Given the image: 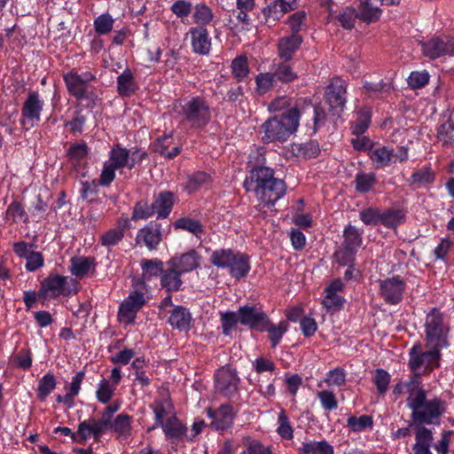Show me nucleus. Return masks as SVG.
Returning <instances> with one entry per match:
<instances>
[{"mask_svg":"<svg viewBox=\"0 0 454 454\" xmlns=\"http://www.w3.org/2000/svg\"><path fill=\"white\" fill-rule=\"evenodd\" d=\"M264 327V332L269 333L271 347L275 348L280 342L283 335L286 333L288 324L286 321H281L278 325H275L271 324L268 318Z\"/></svg>","mask_w":454,"mask_h":454,"instance_id":"37998d69","label":"nucleus"},{"mask_svg":"<svg viewBox=\"0 0 454 454\" xmlns=\"http://www.w3.org/2000/svg\"><path fill=\"white\" fill-rule=\"evenodd\" d=\"M122 231L117 229H110L104 232L99 239V243L106 247H112L118 245L123 239Z\"/></svg>","mask_w":454,"mask_h":454,"instance_id":"e2e57ef3","label":"nucleus"},{"mask_svg":"<svg viewBox=\"0 0 454 454\" xmlns=\"http://www.w3.org/2000/svg\"><path fill=\"white\" fill-rule=\"evenodd\" d=\"M172 145V134L164 135L157 139V142L154 145V150L156 153H160L165 158L173 159L180 153L182 147L179 145H174L171 146Z\"/></svg>","mask_w":454,"mask_h":454,"instance_id":"2f4dec72","label":"nucleus"},{"mask_svg":"<svg viewBox=\"0 0 454 454\" xmlns=\"http://www.w3.org/2000/svg\"><path fill=\"white\" fill-rule=\"evenodd\" d=\"M121 401H114L103 409L100 419L89 418L86 419L90 424L92 438L96 442H98L100 437L109 430L112 417L121 409Z\"/></svg>","mask_w":454,"mask_h":454,"instance_id":"2eb2a0df","label":"nucleus"},{"mask_svg":"<svg viewBox=\"0 0 454 454\" xmlns=\"http://www.w3.org/2000/svg\"><path fill=\"white\" fill-rule=\"evenodd\" d=\"M405 219V214L401 209H389L381 212L380 224L388 227L395 228L397 225L403 223Z\"/></svg>","mask_w":454,"mask_h":454,"instance_id":"8fccbe9b","label":"nucleus"},{"mask_svg":"<svg viewBox=\"0 0 454 454\" xmlns=\"http://www.w3.org/2000/svg\"><path fill=\"white\" fill-rule=\"evenodd\" d=\"M371 123V113L363 109L357 113V118L351 124V131L354 135L359 136L366 131Z\"/></svg>","mask_w":454,"mask_h":454,"instance_id":"6e6d98bb","label":"nucleus"},{"mask_svg":"<svg viewBox=\"0 0 454 454\" xmlns=\"http://www.w3.org/2000/svg\"><path fill=\"white\" fill-rule=\"evenodd\" d=\"M424 326L427 347L442 348L449 345L447 340L450 331L449 323L440 310L433 309L427 315Z\"/></svg>","mask_w":454,"mask_h":454,"instance_id":"423d86ee","label":"nucleus"},{"mask_svg":"<svg viewBox=\"0 0 454 454\" xmlns=\"http://www.w3.org/2000/svg\"><path fill=\"white\" fill-rule=\"evenodd\" d=\"M372 426L373 419L370 415H362L360 417L351 415L347 419V427L354 433H360L366 429H371Z\"/></svg>","mask_w":454,"mask_h":454,"instance_id":"49530a36","label":"nucleus"},{"mask_svg":"<svg viewBox=\"0 0 454 454\" xmlns=\"http://www.w3.org/2000/svg\"><path fill=\"white\" fill-rule=\"evenodd\" d=\"M115 390L116 387H114L113 384H110L109 380L102 379L98 382L95 393L98 402L102 404H108L114 397Z\"/></svg>","mask_w":454,"mask_h":454,"instance_id":"a18cd8bd","label":"nucleus"},{"mask_svg":"<svg viewBox=\"0 0 454 454\" xmlns=\"http://www.w3.org/2000/svg\"><path fill=\"white\" fill-rule=\"evenodd\" d=\"M355 187L358 192H367L376 184V174L373 172H359L356 175Z\"/></svg>","mask_w":454,"mask_h":454,"instance_id":"09e8293b","label":"nucleus"},{"mask_svg":"<svg viewBox=\"0 0 454 454\" xmlns=\"http://www.w3.org/2000/svg\"><path fill=\"white\" fill-rule=\"evenodd\" d=\"M159 427H161L166 436L169 438H181L187 430L175 416L168 418Z\"/></svg>","mask_w":454,"mask_h":454,"instance_id":"ea45409f","label":"nucleus"},{"mask_svg":"<svg viewBox=\"0 0 454 454\" xmlns=\"http://www.w3.org/2000/svg\"><path fill=\"white\" fill-rule=\"evenodd\" d=\"M220 320L223 329V333L226 336L230 335L231 331L239 323V312L234 311H221Z\"/></svg>","mask_w":454,"mask_h":454,"instance_id":"5fc2aeb1","label":"nucleus"},{"mask_svg":"<svg viewBox=\"0 0 454 454\" xmlns=\"http://www.w3.org/2000/svg\"><path fill=\"white\" fill-rule=\"evenodd\" d=\"M96 262L92 257L74 256L70 260L69 271L77 278H83L95 270Z\"/></svg>","mask_w":454,"mask_h":454,"instance_id":"bb28decb","label":"nucleus"},{"mask_svg":"<svg viewBox=\"0 0 454 454\" xmlns=\"http://www.w3.org/2000/svg\"><path fill=\"white\" fill-rule=\"evenodd\" d=\"M380 5V0H360L356 12L357 19L366 23L376 22L382 13Z\"/></svg>","mask_w":454,"mask_h":454,"instance_id":"5701e85b","label":"nucleus"},{"mask_svg":"<svg viewBox=\"0 0 454 454\" xmlns=\"http://www.w3.org/2000/svg\"><path fill=\"white\" fill-rule=\"evenodd\" d=\"M247 192H254L258 200L266 206H273L286 192L283 179L274 176V170L268 167L254 168L244 181Z\"/></svg>","mask_w":454,"mask_h":454,"instance_id":"f257e3e1","label":"nucleus"},{"mask_svg":"<svg viewBox=\"0 0 454 454\" xmlns=\"http://www.w3.org/2000/svg\"><path fill=\"white\" fill-rule=\"evenodd\" d=\"M276 77L273 73H260L255 77L256 90L260 94H265L270 91L276 83Z\"/></svg>","mask_w":454,"mask_h":454,"instance_id":"4d7b16f0","label":"nucleus"},{"mask_svg":"<svg viewBox=\"0 0 454 454\" xmlns=\"http://www.w3.org/2000/svg\"><path fill=\"white\" fill-rule=\"evenodd\" d=\"M211 182V176L209 174L204 171H197L191 174L187 177V181L184 184V190L189 193L194 192L200 189L202 186Z\"/></svg>","mask_w":454,"mask_h":454,"instance_id":"a19ab883","label":"nucleus"},{"mask_svg":"<svg viewBox=\"0 0 454 454\" xmlns=\"http://www.w3.org/2000/svg\"><path fill=\"white\" fill-rule=\"evenodd\" d=\"M145 301L144 287L132 290L129 296L120 304L118 320L126 325L133 324L137 312L142 309Z\"/></svg>","mask_w":454,"mask_h":454,"instance_id":"1a4fd4ad","label":"nucleus"},{"mask_svg":"<svg viewBox=\"0 0 454 454\" xmlns=\"http://www.w3.org/2000/svg\"><path fill=\"white\" fill-rule=\"evenodd\" d=\"M405 289L406 282L398 275L380 281V294L387 304L399 303Z\"/></svg>","mask_w":454,"mask_h":454,"instance_id":"4468645a","label":"nucleus"},{"mask_svg":"<svg viewBox=\"0 0 454 454\" xmlns=\"http://www.w3.org/2000/svg\"><path fill=\"white\" fill-rule=\"evenodd\" d=\"M437 137L443 145L452 143L454 141V122L447 121L442 123L438 128Z\"/></svg>","mask_w":454,"mask_h":454,"instance_id":"774afa93","label":"nucleus"},{"mask_svg":"<svg viewBox=\"0 0 454 454\" xmlns=\"http://www.w3.org/2000/svg\"><path fill=\"white\" fill-rule=\"evenodd\" d=\"M391 376L384 369H377L374 373L373 381L380 395H384L388 389Z\"/></svg>","mask_w":454,"mask_h":454,"instance_id":"338daca9","label":"nucleus"},{"mask_svg":"<svg viewBox=\"0 0 454 454\" xmlns=\"http://www.w3.org/2000/svg\"><path fill=\"white\" fill-rule=\"evenodd\" d=\"M344 241L342 245L347 247H350L356 251L358 250L360 246L362 245V234L361 232L353 225H348L343 231Z\"/></svg>","mask_w":454,"mask_h":454,"instance_id":"3c124183","label":"nucleus"},{"mask_svg":"<svg viewBox=\"0 0 454 454\" xmlns=\"http://www.w3.org/2000/svg\"><path fill=\"white\" fill-rule=\"evenodd\" d=\"M231 71L238 82H243L248 76L249 67L246 56H239L232 60Z\"/></svg>","mask_w":454,"mask_h":454,"instance_id":"864d4df0","label":"nucleus"},{"mask_svg":"<svg viewBox=\"0 0 454 454\" xmlns=\"http://www.w3.org/2000/svg\"><path fill=\"white\" fill-rule=\"evenodd\" d=\"M68 93L77 99H82L86 97L88 83L96 80V76L90 71L78 74L71 70L63 74Z\"/></svg>","mask_w":454,"mask_h":454,"instance_id":"ddd939ff","label":"nucleus"},{"mask_svg":"<svg viewBox=\"0 0 454 454\" xmlns=\"http://www.w3.org/2000/svg\"><path fill=\"white\" fill-rule=\"evenodd\" d=\"M420 44L423 55L430 59L454 56V37L435 36L421 42Z\"/></svg>","mask_w":454,"mask_h":454,"instance_id":"f8f14e48","label":"nucleus"},{"mask_svg":"<svg viewBox=\"0 0 454 454\" xmlns=\"http://www.w3.org/2000/svg\"><path fill=\"white\" fill-rule=\"evenodd\" d=\"M200 261V254L195 249H191L186 253L172 257L167 264L168 266L175 267L179 272L184 274L199 268Z\"/></svg>","mask_w":454,"mask_h":454,"instance_id":"6ab92c4d","label":"nucleus"},{"mask_svg":"<svg viewBox=\"0 0 454 454\" xmlns=\"http://www.w3.org/2000/svg\"><path fill=\"white\" fill-rule=\"evenodd\" d=\"M301 37L298 34H292L280 39L278 43L279 57L286 61L292 59L294 53L301 43Z\"/></svg>","mask_w":454,"mask_h":454,"instance_id":"c756f323","label":"nucleus"},{"mask_svg":"<svg viewBox=\"0 0 454 454\" xmlns=\"http://www.w3.org/2000/svg\"><path fill=\"white\" fill-rule=\"evenodd\" d=\"M147 157V153L140 149L130 152L121 145H114L108 153V160L104 161L99 175L101 186H109L115 179L116 171L132 169L136 164L141 163Z\"/></svg>","mask_w":454,"mask_h":454,"instance_id":"7ed1b4c3","label":"nucleus"},{"mask_svg":"<svg viewBox=\"0 0 454 454\" xmlns=\"http://www.w3.org/2000/svg\"><path fill=\"white\" fill-rule=\"evenodd\" d=\"M5 219L11 223H27L29 217L22 204L17 200H13L7 207L5 212Z\"/></svg>","mask_w":454,"mask_h":454,"instance_id":"4c0bfd02","label":"nucleus"},{"mask_svg":"<svg viewBox=\"0 0 454 454\" xmlns=\"http://www.w3.org/2000/svg\"><path fill=\"white\" fill-rule=\"evenodd\" d=\"M207 415L212 419L210 427L216 431H223L233 424L235 412L229 403L222 404L216 411L207 409Z\"/></svg>","mask_w":454,"mask_h":454,"instance_id":"a211bd4d","label":"nucleus"},{"mask_svg":"<svg viewBox=\"0 0 454 454\" xmlns=\"http://www.w3.org/2000/svg\"><path fill=\"white\" fill-rule=\"evenodd\" d=\"M162 262L159 259L145 260L141 263L142 277L145 281H150L153 278L161 275L163 271Z\"/></svg>","mask_w":454,"mask_h":454,"instance_id":"79ce46f5","label":"nucleus"},{"mask_svg":"<svg viewBox=\"0 0 454 454\" xmlns=\"http://www.w3.org/2000/svg\"><path fill=\"white\" fill-rule=\"evenodd\" d=\"M192 20L196 27L210 25L214 21L215 14L212 9L204 3L197 4L192 9Z\"/></svg>","mask_w":454,"mask_h":454,"instance_id":"c9c22d12","label":"nucleus"},{"mask_svg":"<svg viewBox=\"0 0 454 454\" xmlns=\"http://www.w3.org/2000/svg\"><path fill=\"white\" fill-rule=\"evenodd\" d=\"M234 250L231 248H219L212 251L209 256L210 262L220 269H227L231 262Z\"/></svg>","mask_w":454,"mask_h":454,"instance_id":"de8ad7c7","label":"nucleus"},{"mask_svg":"<svg viewBox=\"0 0 454 454\" xmlns=\"http://www.w3.org/2000/svg\"><path fill=\"white\" fill-rule=\"evenodd\" d=\"M175 228L187 231L198 238H200L204 231L203 226L199 221L187 217L178 219L175 223Z\"/></svg>","mask_w":454,"mask_h":454,"instance_id":"13d9d810","label":"nucleus"},{"mask_svg":"<svg viewBox=\"0 0 454 454\" xmlns=\"http://www.w3.org/2000/svg\"><path fill=\"white\" fill-rule=\"evenodd\" d=\"M188 35L191 37V45L193 52L200 55H207L211 50V37L207 27H192Z\"/></svg>","mask_w":454,"mask_h":454,"instance_id":"412c9836","label":"nucleus"},{"mask_svg":"<svg viewBox=\"0 0 454 454\" xmlns=\"http://www.w3.org/2000/svg\"><path fill=\"white\" fill-rule=\"evenodd\" d=\"M114 23L113 17L108 13H105L96 18L93 25L97 34L106 35L112 31Z\"/></svg>","mask_w":454,"mask_h":454,"instance_id":"680f3d73","label":"nucleus"},{"mask_svg":"<svg viewBox=\"0 0 454 454\" xmlns=\"http://www.w3.org/2000/svg\"><path fill=\"white\" fill-rule=\"evenodd\" d=\"M68 278L51 273L47 278L43 279L39 288V299L43 301L55 299L60 295L70 294V289L67 286Z\"/></svg>","mask_w":454,"mask_h":454,"instance_id":"9b49d317","label":"nucleus"},{"mask_svg":"<svg viewBox=\"0 0 454 454\" xmlns=\"http://www.w3.org/2000/svg\"><path fill=\"white\" fill-rule=\"evenodd\" d=\"M174 111L182 122L195 129L207 126L213 115L210 102L202 95L188 96L176 100Z\"/></svg>","mask_w":454,"mask_h":454,"instance_id":"f03ea898","label":"nucleus"},{"mask_svg":"<svg viewBox=\"0 0 454 454\" xmlns=\"http://www.w3.org/2000/svg\"><path fill=\"white\" fill-rule=\"evenodd\" d=\"M368 156L375 168H384L393 164V148L385 145H373Z\"/></svg>","mask_w":454,"mask_h":454,"instance_id":"b1692460","label":"nucleus"},{"mask_svg":"<svg viewBox=\"0 0 454 454\" xmlns=\"http://www.w3.org/2000/svg\"><path fill=\"white\" fill-rule=\"evenodd\" d=\"M299 120L300 113L296 107L267 120L261 127L262 140L265 143L286 141L297 130Z\"/></svg>","mask_w":454,"mask_h":454,"instance_id":"39448f33","label":"nucleus"},{"mask_svg":"<svg viewBox=\"0 0 454 454\" xmlns=\"http://www.w3.org/2000/svg\"><path fill=\"white\" fill-rule=\"evenodd\" d=\"M56 380L51 373L45 374L40 380L37 388V395L40 400L45 398L55 389Z\"/></svg>","mask_w":454,"mask_h":454,"instance_id":"bf43d9fd","label":"nucleus"},{"mask_svg":"<svg viewBox=\"0 0 454 454\" xmlns=\"http://www.w3.org/2000/svg\"><path fill=\"white\" fill-rule=\"evenodd\" d=\"M160 241V225L155 222H150L145 227L138 230L136 236L137 244L145 245L150 250L155 249Z\"/></svg>","mask_w":454,"mask_h":454,"instance_id":"aec40b11","label":"nucleus"},{"mask_svg":"<svg viewBox=\"0 0 454 454\" xmlns=\"http://www.w3.org/2000/svg\"><path fill=\"white\" fill-rule=\"evenodd\" d=\"M155 214L153 203L146 200L137 201L132 210L131 219L134 221L145 220Z\"/></svg>","mask_w":454,"mask_h":454,"instance_id":"603ef678","label":"nucleus"},{"mask_svg":"<svg viewBox=\"0 0 454 454\" xmlns=\"http://www.w3.org/2000/svg\"><path fill=\"white\" fill-rule=\"evenodd\" d=\"M158 218H167L174 205V195L170 192H160L153 202Z\"/></svg>","mask_w":454,"mask_h":454,"instance_id":"473e14b6","label":"nucleus"},{"mask_svg":"<svg viewBox=\"0 0 454 454\" xmlns=\"http://www.w3.org/2000/svg\"><path fill=\"white\" fill-rule=\"evenodd\" d=\"M407 407L411 410V419L419 426L437 425L440 418L445 412L446 403L442 398L434 396L427 399L425 390H419L406 400Z\"/></svg>","mask_w":454,"mask_h":454,"instance_id":"20e7f679","label":"nucleus"},{"mask_svg":"<svg viewBox=\"0 0 454 454\" xmlns=\"http://www.w3.org/2000/svg\"><path fill=\"white\" fill-rule=\"evenodd\" d=\"M415 442L410 454H433L431 447L434 442V433L425 426H418L414 432Z\"/></svg>","mask_w":454,"mask_h":454,"instance_id":"4be33fe9","label":"nucleus"},{"mask_svg":"<svg viewBox=\"0 0 454 454\" xmlns=\"http://www.w3.org/2000/svg\"><path fill=\"white\" fill-rule=\"evenodd\" d=\"M54 432L60 433L64 436H70L73 442L80 444H84L88 438L92 437L90 424L87 423L86 419L79 423L75 433L67 427H58L54 429Z\"/></svg>","mask_w":454,"mask_h":454,"instance_id":"c85d7f7f","label":"nucleus"},{"mask_svg":"<svg viewBox=\"0 0 454 454\" xmlns=\"http://www.w3.org/2000/svg\"><path fill=\"white\" fill-rule=\"evenodd\" d=\"M277 433L284 439L291 440L294 437V430L290 425L289 419L284 410H281L278 417Z\"/></svg>","mask_w":454,"mask_h":454,"instance_id":"052dcab7","label":"nucleus"},{"mask_svg":"<svg viewBox=\"0 0 454 454\" xmlns=\"http://www.w3.org/2000/svg\"><path fill=\"white\" fill-rule=\"evenodd\" d=\"M137 89L134 75L129 68H126L117 77V91L122 97L130 96Z\"/></svg>","mask_w":454,"mask_h":454,"instance_id":"e433bc0d","label":"nucleus"},{"mask_svg":"<svg viewBox=\"0 0 454 454\" xmlns=\"http://www.w3.org/2000/svg\"><path fill=\"white\" fill-rule=\"evenodd\" d=\"M427 351L422 350L420 343H416L409 350V367L412 372L427 373L439 366L441 348L428 347Z\"/></svg>","mask_w":454,"mask_h":454,"instance_id":"0eeeda50","label":"nucleus"},{"mask_svg":"<svg viewBox=\"0 0 454 454\" xmlns=\"http://www.w3.org/2000/svg\"><path fill=\"white\" fill-rule=\"evenodd\" d=\"M254 7V0H236V10L232 12V14L239 23L249 26L251 24L249 12Z\"/></svg>","mask_w":454,"mask_h":454,"instance_id":"58836bf2","label":"nucleus"},{"mask_svg":"<svg viewBox=\"0 0 454 454\" xmlns=\"http://www.w3.org/2000/svg\"><path fill=\"white\" fill-rule=\"evenodd\" d=\"M239 383L238 372L231 365L223 366L215 373V390L226 397H231L238 394Z\"/></svg>","mask_w":454,"mask_h":454,"instance_id":"9d476101","label":"nucleus"},{"mask_svg":"<svg viewBox=\"0 0 454 454\" xmlns=\"http://www.w3.org/2000/svg\"><path fill=\"white\" fill-rule=\"evenodd\" d=\"M150 408L154 414L155 422L151 429L159 427L167 420L168 418L173 415V405L169 399L163 398L155 400L153 403L150 404Z\"/></svg>","mask_w":454,"mask_h":454,"instance_id":"a878e982","label":"nucleus"},{"mask_svg":"<svg viewBox=\"0 0 454 454\" xmlns=\"http://www.w3.org/2000/svg\"><path fill=\"white\" fill-rule=\"evenodd\" d=\"M227 269L232 278L236 279L245 278L251 269L249 257L243 253L234 251Z\"/></svg>","mask_w":454,"mask_h":454,"instance_id":"393cba45","label":"nucleus"},{"mask_svg":"<svg viewBox=\"0 0 454 454\" xmlns=\"http://www.w3.org/2000/svg\"><path fill=\"white\" fill-rule=\"evenodd\" d=\"M434 180V174L429 167H423L412 173L409 184L417 188L429 184Z\"/></svg>","mask_w":454,"mask_h":454,"instance_id":"c03bdc74","label":"nucleus"},{"mask_svg":"<svg viewBox=\"0 0 454 454\" xmlns=\"http://www.w3.org/2000/svg\"><path fill=\"white\" fill-rule=\"evenodd\" d=\"M131 416L127 413L118 414L114 420L110 422L109 430L111 429L117 438H128L131 435Z\"/></svg>","mask_w":454,"mask_h":454,"instance_id":"7c9ffc66","label":"nucleus"},{"mask_svg":"<svg viewBox=\"0 0 454 454\" xmlns=\"http://www.w3.org/2000/svg\"><path fill=\"white\" fill-rule=\"evenodd\" d=\"M299 454H334L333 447L325 440L308 441L298 449Z\"/></svg>","mask_w":454,"mask_h":454,"instance_id":"f704fd0d","label":"nucleus"},{"mask_svg":"<svg viewBox=\"0 0 454 454\" xmlns=\"http://www.w3.org/2000/svg\"><path fill=\"white\" fill-rule=\"evenodd\" d=\"M167 270H163L160 277V285L168 292H175L181 289L183 281L181 279L182 273L175 267L168 266Z\"/></svg>","mask_w":454,"mask_h":454,"instance_id":"72a5a7b5","label":"nucleus"},{"mask_svg":"<svg viewBox=\"0 0 454 454\" xmlns=\"http://www.w3.org/2000/svg\"><path fill=\"white\" fill-rule=\"evenodd\" d=\"M191 322V313L183 306L175 307L168 317V323L170 325L182 332H187L190 329Z\"/></svg>","mask_w":454,"mask_h":454,"instance_id":"cd10ccee","label":"nucleus"},{"mask_svg":"<svg viewBox=\"0 0 454 454\" xmlns=\"http://www.w3.org/2000/svg\"><path fill=\"white\" fill-rule=\"evenodd\" d=\"M239 323L250 329L264 332L268 316L260 309L254 306H242L239 309Z\"/></svg>","mask_w":454,"mask_h":454,"instance_id":"f3484780","label":"nucleus"},{"mask_svg":"<svg viewBox=\"0 0 454 454\" xmlns=\"http://www.w3.org/2000/svg\"><path fill=\"white\" fill-rule=\"evenodd\" d=\"M347 84L346 82L336 78L327 86L325 99L330 108L336 114L341 112L346 104Z\"/></svg>","mask_w":454,"mask_h":454,"instance_id":"dca6fc26","label":"nucleus"},{"mask_svg":"<svg viewBox=\"0 0 454 454\" xmlns=\"http://www.w3.org/2000/svg\"><path fill=\"white\" fill-rule=\"evenodd\" d=\"M44 101L39 92L29 91L21 107L20 122L23 129L28 130L41 121Z\"/></svg>","mask_w":454,"mask_h":454,"instance_id":"6e6552de","label":"nucleus"},{"mask_svg":"<svg viewBox=\"0 0 454 454\" xmlns=\"http://www.w3.org/2000/svg\"><path fill=\"white\" fill-rule=\"evenodd\" d=\"M286 12L287 11H284V7L278 0H273L262 10L266 21H269L270 19L276 21Z\"/></svg>","mask_w":454,"mask_h":454,"instance_id":"0e129e2a","label":"nucleus"},{"mask_svg":"<svg viewBox=\"0 0 454 454\" xmlns=\"http://www.w3.org/2000/svg\"><path fill=\"white\" fill-rule=\"evenodd\" d=\"M99 185H101L99 184V179L98 181L92 180L82 182L80 189L81 198L83 200L91 202L98 194Z\"/></svg>","mask_w":454,"mask_h":454,"instance_id":"69168bd1","label":"nucleus"}]
</instances>
